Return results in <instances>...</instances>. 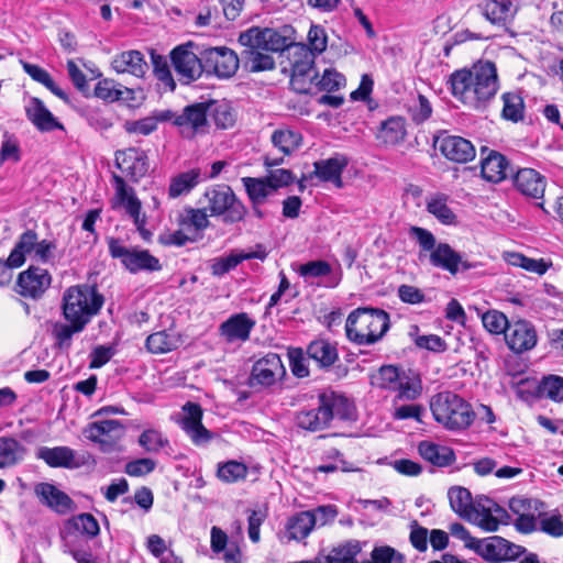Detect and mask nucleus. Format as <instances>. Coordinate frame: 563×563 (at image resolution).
<instances>
[{
  "mask_svg": "<svg viewBox=\"0 0 563 563\" xmlns=\"http://www.w3.org/2000/svg\"><path fill=\"white\" fill-rule=\"evenodd\" d=\"M361 549V543L357 540H350L333 548L323 560L327 563H357L355 559Z\"/></svg>",
  "mask_w": 563,
  "mask_h": 563,
  "instance_id": "nucleus-48",
  "label": "nucleus"
},
{
  "mask_svg": "<svg viewBox=\"0 0 563 563\" xmlns=\"http://www.w3.org/2000/svg\"><path fill=\"white\" fill-rule=\"evenodd\" d=\"M175 125L179 128L181 135L187 139L206 134L209 130L207 102L185 107L183 112L175 117Z\"/></svg>",
  "mask_w": 563,
  "mask_h": 563,
  "instance_id": "nucleus-15",
  "label": "nucleus"
},
{
  "mask_svg": "<svg viewBox=\"0 0 563 563\" xmlns=\"http://www.w3.org/2000/svg\"><path fill=\"white\" fill-rule=\"evenodd\" d=\"M113 181L115 192L111 199L112 209H123L125 213L133 220V223L143 240H150L152 233L145 228L146 216L145 213L141 212L142 203L135 196L134 189L129 187L124 179L118 175L113 176Z\"/></svg>",
  "mask_w": 563,
  "mask_h": 563,
  "instance_id": "nucleus-7",
  "label": "nucleus"
},
{
  "mask_svg": "<svg viewBox=\"0 0 563 563\" xmlns=\"http://www.w3.org/2000/svg\"><path fill=\"white\" fill-rule=\"evenodd\" d=\"M117 166L131 178L137 181L144 177L148 170V162L146 154L135 147H130L115 153Z\"/></svg>",
  "mask_w": 563,
  "mask_h": 563,
  "instance_id": "nucleus-20",
  "label": "nucleus"
},
{
  "mask_svg": "<svg viewBox=\"0 0 563 563\" xmlns=\"http://www.w3.org/2000/svg\"><path fill=\"white\" fill-rule=\"evenodd\" d=\"M156 467V462L148 457L137 459L125 464L124 472L129 476L140 477L152 473Z\"/></svg>",
  "mask_w": 563,
  "mask_h": 563,
  "instance_id": "nucleus-63",
  "label": "nucleus"
},
{
  "mask_svg": "<svg viewBox=\"0 0 563 563\" xmlns=\"http://www.w3.org/2000/svg\"><path fill=\"white\" fill-rule=\"evenodd\" d=\"M180 344L179 335L173 330H162L147 336L145 345L153 354H164L177 349Z\"/></svg>",
  "mask_w": 563,
  "mask_h": 563,
  "instance_id": "nucleus-36",
  "label": "nucleus"
},
{
  "mask_svg": "<svg viewBox=\"0 0 563 563\" xmlns=\"http://www.w3.org/2000/svg\"><path fill=\"white\" fill-rule=\"evenodd\" d=\"M482 322L484 328L493 334H505L509 327L507 317L498 310H489L483 313Z\"/></svg>",
  "mask_w": 563,
  "mask_h": 563,
  "instance_id": "nucleus-58",
  "label": "nucleus"
},
{
  "mask_svg": "<svg viewBox=\"0 0 563 563\" xmlns=\"http://www.w3.org/2000/svg\"><path fill=\"white\" fill-rule=\"evenodd\" d=\"M505 340L511 351L522 353L536 346L537 333L529 322L519 320L509 324L505 332Z\"/></svg>",
  "mask_w": 563,
  "mask_h": 563,
  "instance_id": "nucleus-22",
  "label": "nucleus"
},
{
  "mask_svg": "<svg viewBox=\"0 0 563 563\" xmlns=\"http://www.w3.org/2000/svg\"><path fill=\"white\" fill-rule=\"evenodd\" d=\"M307 41L308 45H306V47L308 53H311L313 56L316 54L323 53L328 46L325 29L319 24H311L307 35Z\"/></svg>",
  "mask_w": 563,
  "mask_h": 563,
  "instance_id": "nucleus-57",
  "label": "nucleus"
},
{
  "mask_svg": "<svg viewBox=\"0 0 563 563\" xmlns=\"http://www.w3.org/2000/svg\"><path fill=\"white\" fill-rule=\"evenodd\" d=\"M541 397L549 398L560 402L563 400V377L558 375H549L542 378L539 388Z\"/></svg>",
  "mask_w": 563,
  "mask_h": 563,
  "instance_id": "nucleus-53",
  "label": "nucleus"
},
{
  "mask_svg": "<svg viewBox=\"0 0 563 563\" xmlns=\"http://www.w3.org/2000/svg\"><path fill=\"white\" fill-rule=\"evenodd\" d=\"M448 497L452 510L462 519L467 520L474 504L470 490L461 486H454L449 489Z\"/></svg>",
  "mask_w": 563,
  "mask_h": 563,
  "instance_id": "nucleus-44",
  "label": "nucleus"
},
{
  "mask_svg": "<svg viewBox=\"0 0 563 563\" xmlns=\"http://www.w3.org/2000/svg\"><path fill=\"white\" fill-rule=\"evenodd\" d=\"M103 302V296L95 287L89 285L70 286L63 294V316L66 321L81 322L87 327L99 313Z\"/></svg>",
  "mask_w": 563,
  "mask_h": 563,
  "instance_id": "nucleus-6",
  "label": "nucleus"
},
{
  "mask_svg": "<svg viewBox=\"0 0 563 563\" xmlns=\"http://www.w3.org/2000/svg\"><path fill=\"white\" fill-rule=\"evenodd\" d=\"M201 180V172L199 168L178 174L173 177L169 184L168 194L172 198H177L184 194H188Z\"/></svg>",
  "mask_w": 563,
  "mask_h": 563,
  "instance_id": "nucleus-39",
  "label": "nucleus"
},
{
  "mask_svg": "<svg viewBox=\"0 0 563 563\" xmlns=\"http://www.w3.org/2000/svg\"><path fill=\"white\" fill-rule=\"evenodd\" d=\"M239 42L245 47L263 48L265 52H283L292 49L291 40L275 29L253 26L242 32Z\"/></svg>",
  "mask_w": 563,
  "mask_h": 563,
  "instance_id": "nucleus-11",
  "label": "nucleus"
},
{
  "mask_svg": "<svg viewBox=\"0 0 563 563\" xmlns=\"http://www.w3.org/2000/svg\"><path fill=\"white\" fill-rule=\"evenodd\" d=\"M474 551L487 562L501 563L518 559L527 549L503 537L494 536L478 540Z\"/></svg>",
  "mask_w": 563,
  "mask_h": 563,
  "instance_id": "nucleus-12",
  "label": "nucleus"
},
{
  "mask_svg": "<svg viewBox=\"0 0 563 563\" xmlns=\"http://www.w3.org/2000/svg\"><path fill=\"white\" fill-rule=\"evenodd\" d=\"M505 261L515 267H521L530 273H536L537 275H543L551 267L552 263L545 261L544 258H530L525 256L521 253H506Z\"/></svg>",
  "mask_w": 563,
  "mask_h": 563,
  "instance_id": "nucleus-46",
  "label": "nucleus"
},
{
  "mask_svg": "<svg viewBox=\"0 0 563 563\" xmlns=\"http://www.w3.org/2000/svg\"><path fill=\"white\" fill-rule=\"evenodd\" d=\"M508 506L510 511L517 517L532 512H538V516H541L543 503L536 499L517 496L509 500Z\"/></svg>",
  "mask_w": 563,
  "mask_h": 563,
  "instance_id": "nucleus-59",
  "label": "nucleus"
},
{
  "mask_svg": "<svg viewBox=\"0 0 563 563\" xmlns=\"http://www.w3.org/2000/svg\"><path fill=\"white\" fill-rule=\"evenodd\" d=\"M67 322L57 321L52 325V335L55 340V345L59 350H68L71 346L74 334L82 332L86 328L81 322Z\"/></svg>",
  "mask_w": 563,
  "mask_h": 563,
  "instance_id": "nucleus-42",
  "label": "nucleus"
},
{
  "mask_svg": "<svg viewBox=\"0 0 563 563\" xmlns=\"http://www.w3.org/2000/svg\"><path fill=\"white\" fill-rule=\"evenodd\" d=\"M316 516L309 510L291 516L286 523L287 540L300 541L306 539L316 526Z\"/></svg>",
  "mask_w": 563,
  "mask_h": 563,
  "instance_id": "nucleus-31",
  "label": "nucleus"
},
{
  "mask_svg": "<svg viewBox=\"0 0 563 563\" xmlns=\"http://www.w3.org/2000/svg\"><path fill=\"white\" fill-rule=\"evenodd\" d=\"M111 66L119 74H130L137 78H142L147 70V64L143 54L134 49L115 55Z\"/></svg>",
  "mask_w": 563,
  "mask_h": 563,
  "instance_id": "nucleus-28",
  "label": "nucleus"
},
{
  "mask_svg": "<svg viewBox=\"0 0 563 563\" xmlns=\"http://www.w3.org/2000/svg\"><path fill=\"white\" fill-rule=\"evenodd\" d=\"M134 91L130 88L117 85L111 79L100 80L95 88V96L104 101L131 100Z\"/></svg>",
  "mask_w": 563,
  "mask_h": 563,
  "instance_id": "nucleus-41",
  "label": "nucleus"
},
{
  "mask_svg": "<svg viewBox=\"0 0 563 563\" xmlns=\"http://www.w3.org/2000/svg\"><path fill=\"white\" fill-rule=\"evenodd\" d=\"M247 474V467L243 463L236 461H228L219 464L217 475L224 483H235L244 479Z\"/></svg>",
  "mask_w": 563,
  "mask_h": 563,
  "instance_id": "nucleus-55",
  "label": "nucleus"
},
{
  "mask_svg": "<svg viewBox=\"0 0 563 563\" xmlns=\"http://www.w3.org/2000/svg\"><path fill=\"white\" fill-rule=\"evenodd\" d=\"M0 159L18 162L20 159V146L16 137L5 133L1 142Z\"/></svg>",
  "mask_w": 563,
  "mask_h": 563,
  "instance_id": "nucleus-64",
  "label": "nucleus"
},
{
  "mask_svg": "<svg viewBox=\"0 0 563 563\" xmlns=\"http://www.w3.org/2000/svg\"><path fill=\"white\" fill-rule=\"evenodd\" d=\"M109 253L113 258L121 261L122 265L131 273L157 272L162 269L159 260L147 250L129 249L121 241L110 239L108 241Z\"/></svg>",
  "mask_w": 563,
  "mask_h": 563,
  "instance_id": "nucleus-9",
  "label": "nucleus"
},
{
  "mask_svg": "<svg viewBox=\"0 0 563 563\" xmlns=\"http://www.w3.org/2000/svg\"><path fill=\"white\" fill-rule=\"evenodd\" d=\"M211 216L224 214V221L234 223L242 221L246 214L245 206L236 199L229 186L219 185L208 189L205 194Z\"/></svg>",
  "mask_w": 563,
  "mask_h": 563,
  "instance_id": "nucleus-8",
  "label": "nucleus"
},
{
  "mask_svg": "<svg viewBox=\"0 0 563 563\" xmlns=\"http://www.w3.org/2000/svg\"><path fill=\"white\" fill-rule=\"evenodd\" d=\"M51 274L43 268L31 266L18 276L16 291L26 298L38 299L49 288Z\"/></svg>",
  "mask_w": 563,
  "mask_h": 563,
  "instance_id": "nucleus-17",
  "label": "nucleus"
},
{
  "mask_svg": "<svg viewBox=\"0 0 563 563\" xmlns=\"http://www.w3.org/2000/svg\"><path fill=\"white\" fill-rule=\"evenodd\" d=\"M349 161L344 155L318 161L313 164L316 176L322 180L332 183L336 188L343 187L342 173L347 166Z\"/></svg>",
  "mask_w": 563,
  "mask_h": 563,
  "instance_id": "nucleus-25",
  "label": "nucleus"
},
{
  "mask_svg": "<svg viewBox=\"0 0 563 563\" xmlns=\"http://www.w3.org/2000/svg\"><path fill=\"white\" fill-rule=\"evenodd\" d=\"M170 59L181 84L189 85L196 81L205 71L202 57L199 58L187 45L175 47L170 53Z\"/></svg>",
  "mask_w": 563,
  "mask_h": 563,
  "instance_id": "nucleus-13",
  "label": "nucleus"
},
{
  "mask_svg": "<svg viewBox=\"0 0 563 563\" xmlns=\"http://www.w3.org/2000/svg\"><path fill=\"white\" fill-rule=\"evenodd\" d=\"M294 55H300L302 58L292 60V81L298 78L307 79L313 82L318 79V74L313 69L314 56L308 53L305 44H295L292 46Z\"/></svg>",
  "mask_w": 563,
  "mask_h": 563,
  "instance_id": "nucleus-34",
  "label": "nucleus"
},
{
  "mask_svg": "<svg viewBox=\"0 0 563 563\" xmlns=\"http://www.w3.org/2000/svg\"><path fill=\"white\" fill-rule=\"evenodd\" d=\"M353 416V404L343 395L328 390L319 394L317 407L300 410L296 422L299 428L316 432L328 428L334 418L350 420Z\"/></svg>",
  "mask_w": 563,
  "mask_h": 563,
  "instance_id": "nucleus-2",
  "label": "nucleus"
},
{
  "mask_svg": "<svg viewBox=\"0 0 563 563\" xmlns=\"http://www.w3.org/2000/svg\"><path fill=\"white\" fill-rule=\"evenodd\" d=\"M24 455V448L13 438L0 437V468L12 466Z\"/></svg>",
  "mask_w": 563,
  "mask_h": 563,
  "instance_id": "nucleus-47",
  "label": "nucleus"
},
{
  "mask_svg": "<svg viewBox=\"0 0 563 563\" xmlns=\"http://www.w3.org/2000/svg\"><path fill=\"white\" fill-rule=\"evenodd\" d=\"M244 67L251 73L272 70L275 68V60L269 52H265L263 48L246 47Z\"/></svg>",
  "mask_w": 563,
  "mask_h": 563,
  "instance_id": "nucleus-38",
  "label": "nucleus"
},
{
  "mask_svg": "<svg viewBox=\"0 0 563 563\" xmlns=\"http://www.w3.org/2000/svg\"><path fill=\"white\" fill-rule=\"evenodd\" d=\"M495 501L486 496H479L475 499L467 521L478 526L487 532L496 531V520L494 516Z\"/></svg>",
  "mask_w": 563,
  "mask_h": 563,
  "instance_id": "nucleus-29",
  "label": "nucleus"
},
{
  "mask_svg": "<svg viewBox=\"0 0 563 563\" xmlns=\"http://www.w3.org/2000/svg\"><path fill=\"white\" fill-rule=\"evenodd\" d=\"M313 84L320 89L328 92L339 90L345 85V78L342 74L333 68H325L321 77L314 79Z\"/></svg>",
  "mask_w": 563,
  "mask_h": 563,
  "instance_id": "nucleus-60",
  "label": "nucleus"
},
{
  "mask_svg": "<svg viewBox=\"0 0 563 563\" xmlns=\"http://www.w3.org/2000/svg\"><path fill=\"white\" fill-rule=\"evenodd\" d=\"M430 409L434 420L450 431H464L474 421L472 406L452 391H441L431 397Z\"/></svg>",
  "mask_w": 563,
  "mask_h": 563,
  "instance_id": "nucleus-5",
  "label": "nucleus"
},
{
  "mask_svg": "<svg viewBox=\"0 0 563 563\" xmlns=\"http://www.w3.org/2000/svg\"><path fill=\"white\" fill-rule=\"evenodd\" d=\"M406 136L405 120L400 117H391L382 123L378 133L385 144L395 145L404 141Z\"/></svg>",
  "mask_w": 563,
  "mask_h": 563,
  "instance_id": "nucleus-45",
  "label": "nucleus"
},
{
  "mask_svg": "<svg viewBox=\"0 0 563 563\" xmlns=\"http://www.w3.org/2000/svg\"><path fill=\"white\" fill-rule=\"evenodd\" d=\"M404 563V555L398 553L394 548L384 545L376 547L372 551V561L363 563Z\"/></svg>",
  "mask_w": 563,
  "mask_h": 563,
  "instance_id": "nucleus-62",
  "label": "nucleus"
},
{
  "mask_svg": "<svg viewBox=\"0 0 563 563\" xmlns=\"http://www.w3.org/2000/svg\"><path fill=\"white\" fill-rule=\"evenodd\" d=\"M56 244L53 241H38L37 234L33 230L22 233L15 246L10 253V262L13 266L20 267L25 262L27 254L34 253V257L43 263H47L53 258Z\"/></svg>",
  "mask_w": 563,
  "mask_h": 563,
  "instance_id": "nucleus-10",
  "label": "nucleus"
},
{
  "mask_svg": "<svg viewBox=\"0 0 563 563\" xmlns=\"http://www.w3.org/2000/svg\"><path fill=\"white\" fill-rule=\"evenodd\" d=\"M499 88L497 69L492 62H479L471 69L456 70L451 76V89L464 104L481 110Z\"/></svg>",
  "mask_w": 563,
  "mask_h": 563,
  "instance_id": "nucleus-1",
  "label": "nucleus"
},
{
  "mask_svg": "<svg viewBox=\"0 0 563 563\" xmlns=\"http://www.w3.org/2000/svg\"><path fill=\"white\" fill-rule=\"evenodd\" d=\"M418 451L426 461L438 467L449 466L455 461V454L451 448L433 442H420Z\"/></svg>",
  "mask_w": 563,
  "mask_h": 563,
  "instance_id": "nucleus-33",
  "label": "nucleus"
},
{
  "mask_svg": "<svg viewBox=\"0 0 563 563\" xmlns=\"http://www.w3.org/2000/svg\"><path fill=\"white\" fill-rule=\"evenodd\" d=\"M184 417L180 421L183 430L187 433L190 440L196 445H202L208 443L212 434L209 430H207L201 420H202V409L200 405L195 402H187L183 407Z\"/></svg>",
  "mask_w": 563,
  "mask_h": 563,
  "instance_id": "nucleus-19",
  "label": "nucleus"
},
{
  "mask_svg": "<svg viewBox=\"0 0 563 563\" xmlns=\"http://www.w3.org/2000/svg\"><path fill=\"white\" fill-rule=\"evenodd\" d=\"M253 205H261L274 191L267 179L245 177L242 179Z\"/></svg>",
  "mask_w": 563,
  "mask_h": 563,
  "instance_id": "nucleus-51",
  "label": "nucleus"
},
{
  "mask_svg": "<svg viewBox=\"0 0 563 563\" xmlns=\"http://www.w3.org/2000/svg\"><path fill=\"white\" fill-rule=\"evenodd\" d=\"M481 172L487 181L500 183L511 175L514 169L503 154L490 151L486 157L482 158Z\"/></svg>",
  "mask_w": 563,
  "mask_h": 563,
  "instance_id": "nucleus-26",
  "label": "nucleus"
},
{
  "mask_svg": "<svg viewBox=\"0 0 563 563\" xmlns=\"http://www.w3.org/2000/svg\"><path fill=\"white\" fill-rule=\"evenodd\" d=\"M427 210L443 224H453L455 222L456 217L443 196L430 198L427 202Z\"/></svg>",
  "mask_w": 563,
  "mask_h": 563,
  "instance_id": "nucleus-54",
  "label": "nucleus"
},
{
  "mask_svg": "<svg viewBox=\"0 0 563 563\" xmlns=\"http://www.w3.org/2000/svg\"><path fill=\"white\" fill-rule=\"evenodd\" d=\"M38 457L44 460L52 467L75 466V452L68 446L42 448Z\"/></svg>",
  "mask_w": 563,
  "mask_h": 563,
  "instance_id": "nucleus-40",
  "label": "nucleus"
},
{
  "mask_svg": "<svg viewBox=\"0 0 563 563\" xmlns=\"http://www.w3.org/2000/svg\"><path fill=\"white\" fill-rule=\"evenodd\" d=\"M434 144L445 158L455 163H467L476 155L474 145L462 136L442 134Z\"/></svg>",
  "mask_w": 563,
  "mask_h": 563,
  "instance_id": "nucleus-18",
  "label": "nucleus"
},
{
  "mask_svg": "<svg viewBox=\"0 0 563 563\" xmlns=\"http://www.w3.org/2000/svg\"><path fill=\"white\" fill-rule=\"evenodd\" d=\"M389 328V316L378 308H357L345 322V332L350 341L360 345H369L379 341Z\"/></svg>",
  "mask_w": 563,
  "mask_h": 563,
  "instance_id": "nucleus-4",
  "label": "nucleus"
},
{
  "mask_svg": "<svg viewBox=\"0 0 563 563\" xmlns=\"http://www.w3.org/2000/svg\"><path fill=\"white\" fill-rule=\"evenodd\" d=\"M503 118L512 122H518L523 117V100L517 93L507 92L503 97Z\"/></svg>",
  "mask_w": 563,
  "mask_h": 563,
  "instance_id": "nucleus-56",
  "label": "nucleus"
},
{
  "mask_svg": "<svg viewBox=\"0 0 563 563\" xmlns=\"http://www.w3.org/2000/svg\"><path fill=\"white\" fill-rule=\"evenodd\" d=\"M271 141L284 156L292 154L301 145L302 137L299 133L289 129L275 130L271 136Z\"/></svg>",
  "mask_w": 563,
  "mask_h": 563,
  "instance_id": "nucleus-43",
  "label": "nucleus"
},
{
  "mask_svg": "<svg viewBox=\"0 0 563 563\" xmlns=\"http://www.w3.org/2000/svg\"><path fill=\"white\" fill-rule=\"evenodd\" d=\"M139 444L147 453H158L169 445V441L163 433L156 429H147L139 437Z\"/></svg>",
  "mask_w": 563,
  "mask_h": 563,
  "instance_id": "nucleus-52",
  "label": "nucleus"
},
{
  "mask_svg": "<svg viewBox=\"0 0 563 563\" xmlns=\"http://www.w3.org/2000/svg\"><path fill=\"white\" fill-rule=\"evenodd\" d=\"M331 265L322 260L307 262L298 268V274L305 279L325 277L331 275Z\"/></svg>",
  "mask_w": 563,
  "mask_h": 563,
  "instance_id": "nucleus-61",
  "label": "nucleus"
},
{
  "mask_svg": "<svg viewBox=\"0 0 563 563\" xmlns=\"http://www.w3.org/2000/svg\"><path fill=\"white\" fill-rule=\"evenodd\" d=\"M409 234L418 242L421 249L419 257H422V253L429 252L430 264L434 267L442 268L452 275L457 274L460 271H468L476 267L475 263L465 260L461 253L456 252L448 243L437 244L435 236L427 229L411 227Z\"/></svg>",
  "mask_w": 563,
  "mask_h": 563,
  "instance_id": "nucleus-3",
  "label": "nucleus"
},
{
  "mask_svg": "<svg viewBox=\"0 0 563 563\" xmlns=\"http://www.w3.org/2000/svg\"><path fill=\"white\" fill-rule=\"evenodd\" d=\"M256 321L247 313L240 312L232 314L228 320L219 327L220 335L228 343L245 342L250 339V334L254 329Z\"/></svg>",
  "mask_w": 563,
  "mask_h": 563,
  "instance_id": "nucleus-21",
  "label": "nucleus"
},
{
  "mask_svg": "<svg viewBox=\"0 0 563 563\" xmlns=\"http://www.w3.org/2000/svg\"><path fill=\"white\" fill-rule=\"evenodd\" d=\"M402 376L398 367L394 365L382 366L378 372L372 376V384L383 388L396 390L400 386V379Z\"/></svg>",
  "mask_w": 563,
  "mask_h": 563,
  "instance_id": "nucleus-50",
  "label": "nucleus"
},
{
  "mask_svg": "<svg viewBox=\"0 0 563 563\" xmlns=\"http://www.w3.org/2000/svg\"><path fill=\"white\" fill-rule=\"evenodd\" d=\"M286 369L278 354L268 353L257 360L251 372V386L268 387L280 380Z\"/></svg>",
  "mask_w": 563,
  "mask_h": 563,
  "instance_id": "nucleus-16",
  "label": "nucleus"
},
{
  "mask_svg": "<svg viewBox=\"0 0 563 563\" xmlns=\"http://www.w3.org/2000/svg\"><path fill=\"white\" fill-rule=\"evenodd\" d=\"M515 185L525 196L542 199L545 191L544 177L532 168H522L516 173Z\"/></svg>",
  "mask_w": 563,
  "mask_h": 563,
  "instance_id": "nucleus-27",
  "label": "nucleus"
},
{
  "mask_svg": "<svg viewBox=\"0 0 563 563\" xmlns=\"http://www.w3.org/2000/svg\"><path fill=\"white\" fill-rule=\"evenodd\" d=\"M25 111L27 119L40 131L63 129V125L56 120V118L38 98H31L25 107Z\"/></svg>",
  "mask_w": 563,
  "mask_h": 563,
  "instance_id": "nucleus-30",
  "label": "nucleus"
},
{
  "mask_svg": "<svg viewBox=\"0 0 563 563\" xmlns=\"http://www.w3.org/2000/svg\"><path fill=\"white\" fill-rule=\"evenodd\" d=\"M123 427L118 420L96 421L85 429L87 439L97 442L102 450H109L112 444L121 437Z\"/></svg>",
  "mask_w": 563,
  "mask_h": 563,
  "instance_id": "nucleus-23",
  "label": "nucleus"
},
{
  "mask_svg": "<svg viewBox=\"0 0 563 563\" xmlns=\"http://www.w3.org/2000/svg\"><path fill=\"white\" fill-rule=\"evenodd\" d=\"M307 355L321 368L332 366L339 358L336 346L323 339L312 341L307 347Z\"/></svg>",
  "mask_w": 563,
  "mask_h": 563,
  "instance_id": "nucleus-32",
  "label": "nucleus"
},
{
  "mask_svg": "<svg viewBox=\"0 0 563 563\" xmlns=\"http://www.w3.org/2000/svg\"><path fill=\"white\" fill-rule=\"evenodd\" d=\"M205 71L219 78H230L239 69V57L231 48L211 47L202 53Z\"/></svg>",
  "mask_w": 563,
  "mask_h": 563,
  "instance_id": "nucleus-14",
  "label": "nucleus"
},
{
  "mask_svg": "<svg viewBox=\"0 0 563 563\" xmlns=\"http://www.w3.org/2000/svg\"><path fill=\"white\" fill-rule=\"evenodd\" d=\"M208 119L212 121L218 129L227 130L235 123V112L230 103L225 101L212 100L207 102Z\"/></svg>",
  "mask_w": 563,
  "mask_h": 563,
  "instance_id": "nucleus-37",
  "label": "nucleus"
},
{
  "mask_svg": "<svg viewBox=\"0 0 563 563\" xmlns=\"http://www.w3.org/2000/svg\"><path fill=\"white\" fill-rule=\"evenodd\" d=\"M23 70L35 81L42 84L45 86L48 90H51L55 96L59 97L60 99L66 100L67 96L66 93L56 86L54 80L52 79L51 75L42 67L27 63V62H21Z\"/></svg>",
  "mask_w": 563,
  "mask_h": 563,
  "instance_id": "nucleus-49",
  "label": "nucleus"
},
{
  "mask_svg": "<svg viewBox=\"0 0 563 563\" xmlns=\"http://www.w3.org/2000/svg\"><path fill=\"white\" fill-rule=\"evenodd\" d=\"M478 7L482 14L493 24L503 25L514 14L510 0H486Z\"/></svg>",
  "mask_w": 563,
  "mask_h": 563,
  "instance_id": "nucleus-35",
  "label": "nucleus"
},
{
  "mask_svg": "<svg viewBox=\"0 0 563 563\" xmlns=\"http://www.w3.org/2000/svg\"><path fill=\"white\" fill-rule=\"evenodd\" d=\"M35 495L40 501L56 511L65 515L71 511L74 503L70 497L49 483H40L35 486Z\"/></svg>",
  "mask_w": 563,
  "mask_h": 563,
  "instance_id": "nucleus-24",
  "label": "nucleus"
}]
</instances>
